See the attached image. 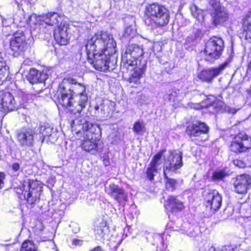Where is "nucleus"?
<instances>
[{"label":"nucleus","mask_w":251,"mask_h":251,"mask_svg":"<svg viewBox=\"0 0 251 251\" xmlns=\"http://www.w3.org/2000/svg\"><path fill=\"white\" fill-rule=\"evenodd\" d=\"M116 42L112 35L107 33L96 34L88 40L85 48L88 61L97 70L108 69V56L116 52Z\"/></svg>","instance_id":"obj_1"},{"label":"nucleus","mask_w":251,"mask_h":251,"mask_svg":"<svg viewBox=\"0 0 251 251\" xmlns=\"http://www.w3.org/2000/svg\"><path fill=\"white\" fill-rule=\"evenodd\" d=\"M72 130L74 133L78 134L83 132L84 139L81 144L82 149L92 154L100 151L99 138L101 132L100 126L89 123L81 117L71 122Z\"/></svg>","instance_id":"obj_2"},{"label":"nucleus","mask_w":251,"mask_h":251,"mask_svg":"<svg viewBox=\"0 0 251 251\" xmlns=\"http://www.w3.org/2000/svg\"><path fill=\"white\" fill-rule=\"evenodd\" d=\"M224 49V44L222 38L216 37L210 38L205 44V60L213 61L218 59L221 55Z\"/></svg>","instance_id":"obj_3"},{"label":"nucleus","mask_w":251,"mask_h":251,"mask_svg":"<svg viewBox=\"0 0 251 251\" xmlns=\"http://www.w3.org/2000/svg\"><path fill=\"white\" fill-rule=\"evenodd\" d=\"M143 54V50L140 46L133 44L129 45L122 55V60L124 66L127 69H129V67L138 65V63L140 61L138 58Z\"/></svg>","instance_id":"obj_4"},{"label":"nucleus","mask_w":251,"mask_h":251,"mask_svg":"<svg viewBox=\"0 0 251 251\" xmlns=\"http://www.w3.org/2000/svg\"><path fill=\"white\" fill-rule=\"evenodd\" d=\"M183 165L182 153L176 151H169V154L165 157L163 174L170 172H175Z\"/></svg>","instance_id":"obj_5"},{"label":"nucleus","mask_w":251,"mask_h":251,"mask_svg":"<svg viewBox=\"0 0 251 251\" xmlns=\"http://www.w3.org/2000/svg\"><path fill=\"white\" fill-rule=\"evenodd\" d=\"M230 150L235 153H241L251 148V138L246 134H239L231 141Z\"/></svg>","instance_id":"obj_6"},{"label":"nucleus","mask_w":251,"mask_h":251,"mask_svg":"<svg viewBox=\"0 0 251 251\" xmlns=\"http://www.w3.org/2000/svg\"><path fill=\"white\" fill-rule=\"evenodd\" d=\"M34 130L29 127H24L17 132V140L19 145L23 148H29L34 142Z\"/></svg>","instance_id":"obj_7"},{"label":"nucleus","mask_w":251,"mask_h":251,"mask_svg":"<svg viewBox=\"0 0 251 251\" xmlns=\"http://www.w3.org/2000/svg\"><path fill=\"white\" fill-rule=\"evenodd\" d=\"M213 10L211 16L215 25L224 22L228 19V13L217 0H208Z\"/></svg>","instance_id":"obj_8"},{"label":"nucleus","mask_w":251,"mask_h":251,"mask_svg":"<svg viewBox=\"0 0 251 251\" xmlns=\"http://www.w3.org/2000/svg\"><path fill=\"white\" fill-rule=\"evenodd\" d=\"M69 83H73V80H63L59 85L58 91V92H59L58 95V102L62 105L63 107L68 109L74 98L73 94L66 90L67 87L68 86V85Z\"/></svg>","instance_id":"obj_9"},{"label":"nucleus","mask_w":251,"mask_h":251,"mask_svg":"<svg viewBox=\"0 0 251 251\" xmlns=\"http://www.w3.org/2000/svg\"><path fill=\"white\" fill-rule=\"evenodd\" d=\"M209 130V126L200 121L193 122L186 128V133L190 137H200L201 135H207Z\"/></svg>","instance_id":"obj_10"},{"label":"nucleus","mask_w":251,"mask_h":251,"mask_svg":"<svg viewBox=\"0 0 251 251\" xmlns=\"http://www.w3.org/2000/svg\"><path fill=\"white\" fill-rule=\"evenodd\" d=\"M11 50L18 53L22 52L27 48L25 37L23 32L15 33L10 41Z\"/></svg>","instance_id":"obj_11"},{"label":"nucleus","mask_w":251,"mask_h":251,"mask_svg":"<svg viewBox=\"0 0 251 251\" xmlns=\"http://www.w3.org/2000/svg\"><path fill=\"white\" fill-rule=\"evenodd\" d=\"M222 199L217 191H213L208 194L205 198V206L207 209L214 213L217 211L222 205Z\"/></svg>","instance_id":"obj_12"},{"label":"nucleus","mask_w":251,"mask_h":251,"mask_svg":"<svg viewBox=\"0 0 251 251\" xmlns=\"http://www.w3.org/2000/svg\"><path fill=\"white\" fill-rule=\"evenodd\" d=\"M227 64V63L225 62L218 67L203 70L198 75V77L203 81L211 82L214 77L221 74Z\"/></svg>","instance_id":"obj_13"},{"label":"nucleus","mask_w":251,"mask_h":251,"mask_svg":"<svg viewBox=\"0 0 251 251\" xmlns=\"http://www.w3.org/2000/svg\"><path fill=\"white\" fill-rule=\"evenodd\" d=\"M251 184V177L248 175L237 176L234 181L235 191L238 194L246 193Z\"/></svg>","instance_id":"obj_14"},{"label":"nucleus","mask_w":251,"mask_h":251,"mask_svg":"<svg viewBox=\"0 0 251 251\" xmlns=\"http://www.w3.org/2000/svg\"><path fill=\"white\" fill-rule=\"evenodd\" d=\"M154 19L152 23H150V28L153 30L157 28L163 27L166 26L170 21V12L166 7H164Z\"/></svg>","instance_id":"obj_15"},{"label":"nucleus","mask_w":251,"mask_h":251,"mask_svg":"<svg viewBox=\"0 0 251 251\" xmlns=\"http://www.w3.org/2000/svg\"><path fill=\"white\" fill-rule=\"evenodd\" d=\"M69 25L66 23H61L54 31V37L56 41L60 45H66L68 43L70 36L68 33Z\"/></svg>","instance_id":"obj_16"},{"label":"nucleus","mask_w":251,"mask_h":251,"mask_svg":"<svg viewBox=\"0 0 251 251\" xmlns=\"http://www.w3.org/2000/svg\"><path fill=\"white\" fill-rule=\"evenodd\" d=\"M105 192L110 196L113 198L119 203L126 201L127 197L123 189L114 183L109 184L105 187Z\"/></svg>","instance_id":"obj_17"},{"label":"nucleus","mask_w":251,"mask_h":251,"mask_svg":"<svg viewBox=\"0 0 251 251\" xmlns=\"http://www.w3.org/2000/svg\"><path fill=\"white\" fill-rule=\"evenodd\" d=\"M164 7L162 5L155 3L147 5L145 14L147 17L145 20V24L148 26H150V23H152V22L155 19L154 18L157 17Z\"/></svg>","instance_id":"obj_18"},{"label":"nucleus","mask_w":251,"mask_h":251,"mask_svg":"<svg viewBox=\"0 0 251 251\" xmlns=\"http://www.w3.org/2000/svg\"><path fill=\"white\" fill-rule=\"evenodd\" d=\"M86 95H76L74 97L68 110L74 113H80L87 102Z\"/></svg>","instance_id":"obj_19"},{"label":"nucleus","mask_w":251,"mask_h":251,"mask_svg":"<svg viewBox=\"0 0 251 251\" xmlns=\"http://www.w3.org/2000/svg\"><path fill=\"white\" fill-rule=\"evenodd\" d=\"M164 151H159L152 158L150 163L149 167L147 170V175L148 178L151 180L153 179L155 174L158 172V167L161 164V159L163 154Z\"/></svg>","instance_id":"obj_20"},{"label":"nucleus","mask_w":251,"mask_h":251,"mask_svg":"<svg viewBox=\"0 0 251 251\" xmlns=\"http://www.w3.org/2000/svg\"><path fill=\"white\" fill-rule=\"evenodd\" d=\"M48 77L46 71H39L35 69H30L27 79L31 84L42 83Z\"/></svg>","instance_id":"obj_21"},{"label":"nucleus","mask_w":251,"mask_h":251,"mask_svg":"<svg viewBox=\"0 0 251 251\" xmlns=\"http://www.w3.org/2000/svg\"><path fill=\"white\" fill-rule=\"evenodd\" d=\"M1 104L4 111H12L16 108L15 101L11 93L6 92L2 95Z\"/></svg>","instance_id":"obj_22"},{"label":"nucleus","mask_w":251,"mask_h":251,"mask_svg":"<svg viewBox=\"0 0 251 251\" xmlns=\"http://www.w3.org/2000/svg\"><path fill=\"white\" fill-rule=\"evenodd\" d=\"M64 80H73V83H69L67 88H68V90L69 92L73 94L74 97L76 95H86L85 93V87L84 85L80 83H76L75 80L73 79L68 78L64 79Z\"/></svg>","instance_id":"obj_23"},{"label":"nucleus","mask_w":251,"mask_h":251,"mask_svg":"<svg viewBox=\"0 0 251 251\" xmlns=\"http://www.w3.org/2000/svg\"><path fill=\"white\" fill-rule=\"evenodd\" d=\"M166 206L168 209L173 212L181 210L184 208L183 202L177 199L176 197L173 196L168 197Z\"/></svg>","instance_id":"obj_24"},{"label":"nucleus","mask_w":251,"mask_h":251,"mask_svg":"<svg viewBox=\"0 0 251 251\" xmlns=\"http://www.w3.org/2000/svg\"><path fill=\"white\" fill-rule=\"evenodd\" d=\"M27 201L31 205L34 204L39 201V192H28L26 190H25V192L22 193Z\"/></svg>","instance_id":"obj_25"},{"label":"nucleus","mask_w":251,"mask_h":251,"mask_svg":"<svg viewBox=\"0 0 251 251\" xmlns=\"http://www.w3.org/2000/svg\"><path fill=\"white\" fill-rule=\"evenodd\" d=\"M45 23L50 25L52 26L57 24L59 20L61 19L60 17L56 13H49L44 18Z\"/></svg>","instance_id":"obj_26"},{"label":"nucleus","mask_w":251,"mask_h":251,"mask_svg":"<svg viewBox=\"0 0 251 251\" xmlns=\"http://www.w3.org/2000/svg\"><path fill=\"white\" fill-rule=\"evenodd\" d=\"M243 28L246 32V37L251 39V10L244 20Z\"/></svg>","instance_id":"obj_27"},{"label":"nucleus","mask_w":251,"mask_h":251,"mask_svg":"<svg viewBox=\"0 0 251 251\" xmlns=\"http://www.w3.org/2000/svg\"><path fill=\"white\" fill-rule=\"evenodd\" d=\"M190 10L193 16L197 19L198 21H201L203 20L204 16L202 10L199 8L195 4L191 5Z\"/></svg>","instance_id":"obj_28"},{"label":"nucleus","mask_w":251,"mask_h":251,"mask_svg":"<svg viewBox=\"0 0 251 251\" xmlns=\"http://www.w3.org/2000/svg\"><path fill=\"white\" fill-rule=\"evenodd\" d=\"M38 185L37 181L33 180H29L28 182H24L23 187V192H25V190H26L28 192H37L35 191L36 187Z\"/></svg>","instance_id":"obj_29"},{"label":"nucleus","mask_w":251,"mask_h":251,"mask_svg":"<svg viewBox=\"0 0 251 251\" xmlns=\"http://www.w3.org/2000/svg\"><path fill=\"white\" fill-rule=\"evenodd\" d=\"M7 74V66L6 62L2 56L1 52H0V82L5 78Z\"/></svg>","instance_id":"obj_30"},{"label":"nucleus","mask_w":251,"mask_h":251,"mask_svg":"<svg viewBox=\"0 0 251 251\" xmlns=\"http://www.w3.org/2000/svg\"><path fill=\"white\" fill-rule=\"evenodd\" d=\"M164 176L165 179L166 189L171 191L175 190L177 184L176 180L169 178L167 176V174H164Z\"/></svg>","instance_id":"obj_31"},{"label":"nucleus","mask_w":251,"mask_h":251,"mask_svg":"<svg viewBox=\"0 0 251 251\" xmlns=\"http://www.w3.org/2000/svg\"><path fill=\"white\" fill-rule=\"evenodd\" d=\"M114 105L115 103L114 102L109 101H104L101 105V110L103 111L105 114L108 115L111 111L113 110Z\"/></svg>","instance_id":"obj_32"},{"label":"nucleus","mask_w":251,"mask_h":251,"mask_svg":"<svg viewBox=\"0 0 251 251\" xmlns=\"http://www.w3.org/2000/svg\"><path fill=\"white\" fill-rule=\"evenodd\" d=\"M21 251H37V248L31 241H25L22 245Z\"/></svg>","instance_id":"obj_33"},{"label":"nucleus","mask_w":251,"mask_h":251,"mask_svg":"<svg viewBox=\"0 0 251 251\" xmlns=\"http://www.w3.org/2000/svg\"><path fill=\"white\" fill-rule=\"evenodd\" d=\"M133 70L132 72L130 74V76L136 77L141 79L143 74L144 73V69L143 67H140L137 66L130 67Z\"/></svg>","instance_id":"obj_34"},{"label":"nucleus","mask_w":251,"mask_h":251,"mask_svg":"<svg viewBox=\"0 0 251 251\" xmlns=\"http://www.w3.org/2000/svg\"><path fill=\"white\" fill-rule=\"evenodd\" d=\"M144 128V126L139 121L135 122L133 127V131L136 134H140Z\"/></svg>","instance_id":"obj_35"},{"label":"nucleus","mask_w":251,"mask_h":251,"mask_svg":"<svg viewBox=\"0 0 251 251\" xmlns=\"http://www.w3.org/2000/svg\"><path fill=\"white\" fill-rule=\"evenodd\" d=\"M226 176V174L224 171H216L213 174L212 178L214 180H220L222 179Z\"/></svg>","instance_id":"obj_36"},{"label":"nucleus","mask_w":251,"mask_h":251,"mask_svg":"<svg viewBox=\"0 0 251 251\" xmlns=\"http://www.w3.org/2000/svg\"><path fill=\"white\" fill-rule=\"evenodd\" d=\"M233 164L235 166L240 168H243L246 166V163L241 159H237L233 160Z\"/></svg>","instance_id":"obj_37"},{"label":"nucleus","mask_w":251,"mask_h":251,"mask_svg":"<svg viewBox=\"0 0 251 251\" xmlns=\"http://www.w3.org/2000/svg\"><path fill=\"white\" fill-rule=\"evenodd\" d=\"M106 227L105 226H103V224H102V226H100V227H98L96 229V231L97 234L101 236H103L104 235V231H105Z\"/></svg>","instance_id":"obj_38"},{"label":"nucleus","mask_w":251,"mask_h":251,"mask_svg":"<svg viewBox=\"0 0 251 251\" xmlns=\"http://www.w3.org/2000/svg\"><path fill=\"white\" fill-rule=\"evenodd\" d=\"M127 81L130 83H133L136 85L141 83L140 79L131 76H129V78H128Z\"/></svg>","instance_id":"obj_39"},{"label":"nucleus","mask_w":251,"mask_h":251,"mask_svg":"<svg viewBox=\"0 0 251 251\" xmlns=\"http://www.w3.org/2000/svg\"><path fill=\"white\" fill-rule=\"evenodd\" d=\"M20 164L18 163H14L11 166L12 170L14 173L18 174V172L20 170Z\"/></svg>","instance_id":"obj_40"},{"label":"nucleus","mask_w":251,"mask_h":251,"mask_svg":"<svg viewBox=\"0 0 251 251\" xmlns=\"http://www.w3.org/2000/svg\"><path fill=\"white\" fill-rule=\"evenodd\" d=\"M45 131L43 135L44 136H50L51 134L53 129L50 126H47V127L45 128Z\"/></svg>","instance_id":"obj_41"},{"label":"nucleus","mask_w":251,"mask_h":251,"mask_svg":"<svg viewBox=\"0 0 251 251\" xmlns=\"http://www.w3.org/2000/svg\"><path fill=\"white\" fill-rule=\"evenodd\" d=\"M223 247L212 245L209 249V251H222Z\"/></svg>","instance_id":"obj_42"},{"label":"nucleus","mask_w":251,"mask_h":251,"mask_svg":"<svg viewBox=\"0 0 251 251\" xmlns=\"http://www.w3.org/2000/svg\"><path fill=\"white\" fill-rule=\"evenodd\" d=\"M222 251H235L234 249L231 246L223 247Z\"/></svg>","instance_id":"obj_43"},{"label":"nucleus","mask_w":251,"mask_h":251,"mask_svg":"<svg viewBox=\"0 0 251 251\" xmlns=\"http://www.w3.org/2000/svg\"><path fill=\"white\" fill-rule=\"evenodd\" d=\"M4 178V175L3 173L0 174V189L2 188L3 185V179Z\"/></svg>","instance_id":"obj_44"},{"label":"nucleus","mask_w":251,"mask_h":251,"mask_svg":"<svg viewBox=\"0 0 251 251\" xmlns=\"http://www.w3.org/2000/svg\"><path fill=\"white\" fill-rule=\"evenodd\" d=\"M133 30L131 29L130 27H127L125 29V34H127V35H130L132 34Z\"/></svg>","instance_id":"obj_45"},{"label":"nucleus","mask_w":251,"mask_h":251,"mask_svg":"<svg viewBox=\"0 0 251 251\" xmlns=\"http://www.w3.org/2000/svg\"><path fill=\"white\" fill-rule=\"evenodd\" d=\"M226 111H227L228 113L235 114L236 112V110L234 108H230L229 107H226L225 109Z\"/></svg>","instance_id":"obj_46"},{"label":"nucleus","mask_w":251,"mask_h":251,"mask_svg":"<svg viewBox=\"0 0 251 251\" xmlns=\"http://www.w3.org/2000/svg\"><path fill=\"white\" fill-rule=\"evenodd\" d=\"M73 244L75 246L81 245L82 244V241L78 239H74L73 240Z\"/></svg>","instance_id":"obj_47"},{"label":"nucleus","mask_w":251,"mask_h":251,"mask_svg":"<svg viewBox=\"0 0 251 251\" xmlns=\"http://www.w3.org/2000/svg\"><path fill=\"white\" fill-rule=\"evenodd\" d=\"M47 126L45 124L43 126H40L39 131L40 133L43 135L45 131V128Z\"/></svg>","instance_id":"obj_48"},{"label":"nucleus","mask_w":251,"mask_h":251,"mask_svg":"<svg viewBox=\"0 0 251 251\" xmlns=\"http://www.w3.org/2000/svg\"><path fill=\"white\" fill-rule=\"evenodd\" d=\"M90 251H103V250L100 247L98 246L94 248L93 250Z\"/></svg>","instance_id":"obj_49"},{"label":"nucleus","mask_w":251,"mask_h":251,"mask_svg":"<svg viewBox=\"0 0 251 251\" xmlns=\"http://www.w3.org/2000/svg\"><path fill=\"white\" fill-rule=\"evenodd\" d=\"M247 92L249 94L251 95V85L250 88L247 90Z\"/></svg>","instance_id":"obj_50"},{"label":"nucleus","mask_w":251,"mask_h":251,"mask_svg":"<svg viewBox=\"0 0 251 251\" xmlns=\"http://www.w3.org/2000/svg\"><path fill=\"white\" fill-rule=\"evenodd\" d=\"M207 138H208V137H207V136H206V137L205 138V139H204V140H207Z\"/></svg>","instance_id":"obj_51"}]
</instances>
